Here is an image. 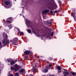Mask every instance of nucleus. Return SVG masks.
Listing matches in <instances>:
<instances>
[{"label":"nucleus","mask_w":76,"mask_h":76,"mask_svg":"<svg viewBox=\"0 0 76 76\" xmlns=\"http://www.w3.org/2000/svg\"><path fill=\"white\" fill-rule=\"evenodd\" d=\"M7 37H8L7 35V34H6L5 35V39H4L3 40H2V42L3 44V45L4 46L6 45L7 44H9L10 43L9 39H7V38H8Z\"/></svg>","instance_id":"1"},{"label":"nucleus","mask_w":76,"mask_h":76,"mask_svg":"<svg viewBox=\"0 0 76 76\" xmlns=\"http://www.w3.org/2000/svg\"><path fill=\"white\" fill-rule=\"evenodd\" d=\"M14 67H15V69L14 67L11 66L10 68V69L12 71L14 70V71L16 72H18L20 69L22 68V66H21L18 65L17 64H15L14 65Z\"/></svg>","instance_id":"2"},{"label":"nucleus","mask_w":76,"mask_h":76,"mask_svg":"<svg viewBox=\"0 0 76 76\" xmlns=\"http://www.w3.org/2000/svg\"><path fill=\"white\" fill-rule=\"evenodd\" d=\"M57 8V5L56 4H55L54 6L53 5V6H52L51 8V10L50 11V13L53 16H54L55 15V13L54 12H53L52 10H54V9H56Z\"/></svg>","instance_id":"3"},{"label":"nucleus","mask_w":76,"mask_h":76,"mask_svg":"<svg viewBox=\"0 0 76 76\" xmlns=\"http://www.w3.org/2000/svg\"><path fill=\"white\" fill-rule=\"evenodd\" d=\"M18 41V39L17 37H15L12 40V44L13 45H16Z\"/></svg>","instance_id":"4"},{"label":"nucleus","mask_w":76,"mask_h":76,"mask_svg":"<svg viewBox=\"0 0 76 76\" xmlns=\"http://www.w3.org/2000/svg\"><path fill=\"white\" fill-rule=\"evenodd\" d=\"M26 21L27 22L26 23V24L28 26V27H30L32 29L33 26L29 25L31 23L30 21L29 20H27Z\"/></svg>","instance_id":"5"},{"label":"nucleus","mask_w":76,"mask_h":76,"mask_svg":"<svg viewBox=\"0 0 76 76\" xmlns=\"http://www.w3.org/2000/svg\"><path fill=\"white\" fill-rule=\"evenodd\" d=\"M50 12V10H47V9L45 10H43L42 11V14H44V13H48V12Z\"/></svg>","instance_id":"6"},{"label":"nucleus","mask_w":76,"mask_h":76,"mask_svg":"<svg viewBox=\"0 0 76 76\" xmlns=\"http://www.w3.org/2000/svg\"><path fill=\"white\" fill-rule=\"evenodd\" d=\"M31 53V52L28 50H26L24 52L25 55H29Z\"/></svg>","instance_id":"7"},{"label":"nucleus","mask_w":76,"mask_h":76,"mask_svg":"<svg viewBox=\"0 0 76 76\" xmlns=\"http://www.w3.org/2000/svg\"><path fill=\"white\" fill-rule=\"evenodd\" d=\"M64 70H65V71H64L63 72V73L64 74V76H67V75H69L70 73H69V72H67V69H64Z\"/></svg>","instance_id":"8"},{"label":"nucleus","mask_w":76,"mask_h":76,"mask_svg":"<svg viewBox=\"0 0 76 76\" xmlns=\"http://www.w3.org/2000/svg\"><path fill=\"white\" fill-rule=\"evenodd\" d=\"M56 68L57 70H58V73H61V67H60V66H57L56 67Z\"/></svg>","instance_id":"9"},{"label":"nucleus","mask_w":76,"mask_h":76,"mask_svg":"<svg viewBox=\"0 0 76 76\" xmlns=\"http://www.w3.org/2000/svg\"><path fill=\"white\" fill-rule=\"evenodd\" d=\"M4 3L6 4V5H8V4H10V1L6 0H4Z\"/></svg>","instance_id":"10"},{"label":"nucleus","mask_w":76,"mask_h":76,"mask_svg":"<svg viewBox=\"0 0 76 76\" xmlns=\"http://www.w3.org/2000/svg\"><path fill=\"white\" fill-rule=\"evenodd\" d=\"M53 5V3L51 2L50 1H49L47 2V6H51Z\"/></svg>","instance_id":"11"},{"label":"nucleus","mask_w":76,"mask_h":76,"mask_svg":"<svg viewBox=\"0 0 76 76\" xmlns=\"http://www.w3.org/2000/svg\"><path fill=\"white\" fill-rule=\"evenodd\" d=\"M44 29H45V30L46 31H49V30L50 29L49 28H48L47 27H46L45 26L44 27Z\"/></svg>","instance_id":"12"},{"label":"nucleus","mask_w":76,"mask_h":76,"mask_svg":"<svg viewBox=\"0 0 76 76\" xmlns=\"http://www.w3.org/2000/svg\"><path fill=\"white\" fill-rule=\"evenodd\" d=\"M15 64V62H14L13 61H11L10 62V64L12 66L14 65V64Z\"/></svg>","instance_id":"13"},{"label":"nucleus","mask_w":76,"mask_h":76,"mask_svg":"<svg viewBox=\"0 0 76 76\" xmlns=\"http://www.w3.org/2000/svg\"><path fill=\"white\" fill-rule=\"evenodd\" d=\"M25 72V70L23 69H21L20 70V73H23Z\"/></svg>","instance_id":"14"},{"label":"nucleus","mask_w":76,"mask_h":76,"mask_svg":"<svg viewBox=\"0 0 76 76\" xmlns=\"http://www.w3.org/2000/svg\"><path fill=\"white\" fill-rule=\"evenodd\" d=\"M4 7H6V8L7 9H9V8H10V6H7L6 5H4Z\"/></svg>","instance_id":"15"},{"label":"nucleus","mask_w":76,"mask_h":76,"mask_svg":"<svg viewBox=\"0 0 76 76\" xmlns=\"http://www.w3.org/2000/svg\"><path fill=\"white\" fill-rule=\"evenodd\" d=\"M6 22H7L8 23H12V21H10L9 20H7L6 21Z\"/></svg>","instance_id":"16"},{"label":"nucleus","mask_w":76,"mask_h":76,"mask_svg":"<svg viewBox=\"0 0 76 76\" xmlns=\"http://www.w3.org/2000/svg\"><path fill=\"white\" fill-rule=\"evenodd\" d=\"M71 15L73 17H75V13H71Z\"/></svg>","instance_id":"17"},{"label":"nucleus","mask_w":76,"mask_h":76,"mask_svg":"<svg viewBox=\"0 0 76 76\" xmlns=\"http://www.w3.org/2000/svg\"><path fill=\"white\" fill-rule=\"evenodd\" d=\"M8 19H10V21H11L12 23L13 22V19H12V18L11 17L8 18Z\"/></svg>","instance_id":"18"},{"label":"nucleus","mask_w":76,"mask_h":76,"mask_svg":"<svg viewBox=\"0 0 76 76\" xmlns=\"http://www.w3.org/2000/svg\"><path fill=\"white\" fill-rule=\"evenodd\" d=\"M48 69L47 68H45L44 69V71L46 72V73H47V72H48Z\"/></svg>","instance_id":"19"},{"label":"nucleus","mask_w":76,"mask_h":76,"mask_svg":"<svg viewBox=\"0 0 76 76\" xmlns=\"http://www.w3.org/2000/svg\"><path fill=\"white\" fill-rule=\"evenodd\" d=\"M27 32H28V33H29V34H31V30L28 29L27 30Z\"/></svg>","instance_id":"20"},{"label":"nucleus","mask_w":76,"mask_h":76,"mask_svg":"<svg viewBox=\"0 0 76 76\" xmlns=\"http://www.w3.org/2000/svg\"><path fill=\"white\" fill-rule=\"evenodd\" d=\"M18 31H20V35H22V34H24V33H23V32H22V31H20L19 29H18Z\"/></svg>","instance_id":"21"},{"label":"nucleus","mask_w":76,"mask_h":76,"mask_svg":"<svg viewBox=\"0 0 76 76\" xmlns=\"http://www.w3.org/2000/svg\"><path fill=\"white\" fill-rule=\"evenodd\" d=\"M35 70H36V69L35 68H33L31 69V71L32 72H34V71H35Z\"/></svg>","instance_id":"22"},{"label":"nucleus","mask_w":76,"mask_h":76,"mask_svg":"<svg viewBox=\"0 0 76 76\" xmlns=\"http://www.w3.org/2000/svg\"><path fill=\"white\" fill-rule=\"evenodd\" d=\"M9 28H11L10 29H11V28H12V24H10L9 25Z\"/></svg>","instance_id":"23"},{"label":"nucleus","mask_w":76,"mask_h":76,"mask_svg":"<svg viewBox=\"0 0 76 76\" xmlns=\"http://www.w3.org/2000/svg\"><path fill=\"white\" fill-rule=\"evenodd\" d=\"M34 64H35V66H37V65H38L39 64V63H37V62H36V63H35Z\"/></svg>","instance_id":"24"},{"label":"nucleus","mask_w":76,"mask_h":76,"mask_svg":"<svg viewBox=\"0 0 76 76\" xmlns=\"http://www.w3.org/2000/svg\"><path fill=\"white\" fill-rule=\"evenodd\" d=\"M15 76H18V75H19V74L18 73L16 72L15 73Z\"/></svg>","instance_id":"25"},{"label":"nucleus","mask_w":76,"mask_h":76,"mask_svg":"<svg viewBox=\"0 0 76 76\" xmlns=\"http://www.w3.org/2000/svg\"><path fill=\"white\" fill-rule=\"evenodd\" d=\"M49 59L51 61L52 60H53V58H52V57H50Z\"/></svg>","instance_id":"26"},{"label":"nucleus","mask_w":76,"mask_h":76,"mask_svg":"<svg viewBox=\"0 0 76 76\" xmlns=\"http://www.w3.org/2000/svg\"><path fill=\"white\" fill-rule=\"evenodd\" d=\"M53 35H54V32H52L51 34V36L52 37V36H53Z\"/></svg>","instance_id":"27"},{"label":"nucleus","mask_w":76,"mask_h":76,"mask_svg":"<svg viewBox=\"0 0 76 76\" xmlns=\"http://www.w3.org/2000/svg\"><path fill=\"white\" fill-rule=\"evenodd\" d=\"M72 75L73 76H75V72H73L72 73Z\"/></svg>","instance_id":"28"},{"label":"nucleus","mask_w":76,"mask_h":76,"mask_svg":"<svg viewBox=\"0 0 76 76\" xmlns=\"http://www.w3.org/2000/svg\"><path fill=\"white\" fill-rule=\"evenodd\" d=\"M58 3H59V4H61V1H58Z\"/></svg>","instance_id":"29"},{"label":"nucleus","mask_w":76,"mask_h":76,"mask_svg":"<svg viewBox=\"0 0 76 76\" xmlns=\"http://www.w3.org/2000/svg\"><path fill=\"white\" fill-rule=\"evenodd\" d=\"M46 23H47V24H48V25H49V21H47Z\"/></svg>","instance_id":"30"},{"label":"nucleus","mask_w":76,"mask_h":76,"mask_svg":"<svg viewBox=\"0 0 76 76\" xmlns=\"http://www.w3.org/2000/svg\"><path fill=\"white\" fill-rule=\"evenodd\" d=\"M49 67H51V66H52V65L51 64H50L49 65Z\"/></svg>","instance_id":"31"},{"label":"nucleus","mask_w":76,"mask_h":76,"mask_svg":"<svg viewBox=\"0 0 76 76\" xmlns=\"http://www.w3.org/2000/svg\"><path fill=\"white\" fill-rule=\"evenodd\" d=\"M73 18H74V20H75V21H76V17H73Z\"/></svg>","instance_id":"32"},{"label":"nucleus","mask_w":76,"mask_h":76,"mask_svg":"<svg viewBox=\"0 0 76 76\" xmlns=\"http://www.w3.org/2000/svg\"><path fill=\"white\" fill-rule=\"evenodd\" d=\"M7 60L8 62H10V60L8 59H7Z\"/></svg>","instance_id":"33"},{"label":"nucleus","mask_w":76,"mask_h":76,"mask_svg":"<svg viewBox=\"0 0 76 76\" xmlns=\"http://www.w3.org/2000/svg\"><path fill=\"white\" fill-rule=\"evenodd\" d=\"M14 62H15V63L17 62V59H15L14 60Z\"/></svg>","instance_id":"34"},{"label":"nucleus","mask_w":76,"mask_h":76,"mask_svg":"<svg viewBox=\"0 0 76 76\" xmlns=\"http://www.w3.org/2000/svg\"><path fill=\"white\" fill-rule=\"evenodd\" d=\"M54 12L56 13H57V12H58V11H54Z\"/></svg>","instance_id":"35"},{"label":"nucleus","mask_w":76,"mask_h":76,"mask_svg":"<svg viewBox=\"0 0 76 76\" xmlns=\"http://www.w3.org/2000/svg\"><path fill=\"white\" fill-rule=\"evenodd\" d=\"M1 42H0V47L1 46Z\"/></svg>","instance_id":"36"},{"label":"nucleus","mask_w":76,"mask_h":76,"mask_svg":"<svg viewBox=\"0 0 76 76\" xmlns=\"http://www.w3.org/2000/svg\"><path fill=\"white\" fill-rule=\"evenodd\" d=\"M50 68H49V66H48L47 67V68H48V69H49Z\"/></svg>","instance_id":"37"},{"label":"nucleus","mask_w":76,"mask_h":76,"mask_svg":"<svg viewBox=\"0 0 76 76\" xmlns=\"http://www.w3.org/2000/svg\"><path fill=\"white\" fill-rule=\"evenodd\" d=\"M49 24H51V23H52V22H50L49 23Z\"/></svg>","instance_id":"38"},{"label":"nucleus","mask_w":76,"mask_h":76,"mask_svg":"<svg viewBox=\"0 0 76 76\" xmlns=\"http://www.w3.org/2000/svg\"><path fill=\"white\" fill-rule=\"evenodd\" d=\"M30 75L31 76H34L32 74H31V75Z\"/></svg>","instance_id":"39"},{"label":"nucleus","mask_w":76,"mask_h":76,"mask_svg":"<svg viewBox=\"0 0 76 76\" xmlns=\"http://www.w3.org/2000/svg\"><path fill=\"white\" fill-rule=\"evenodd\" d=\"M7 20H9L10 21V19H7Z\"/></svg>","instance_id":"40"},{"label":"nucleus","mask_w":76,"mask_h":76,"mask_svg":"<svg viewBox=\"0 0 76 76\" xmlns=\"http://www.w3.org/2000/svg\"><path fill=\"white\" fill-rule=\"evenodd\" d=\"M60 10H58V11H57V12H60Z\"/></svg>","instance_id":"41"},{"label":"nucleus","mask_w":76,"mask_h":76,"mask_svg":"<svg viewBox=\"0 0 76 76\" xmlns=\"http://www.w3.org/2000/svg\"><path fill=\"white\" fill-rule=\"evenodd\" d=\"M7 26H8V27H9L10 26H9H9L8 25Z\"/></svg>","instance_id":"42"},{"label":"nucleus","mask_w":76,"mask_h":76,"mask_svg":"<svg viewBox=\"0 0 76 76\" xmlns=\"http://www.w3.org/2000/svg\"><path fill=\"white\" fill-rule=\"evenodd\" d=\"M10 41H11V42H12V40H10Z\"/></svg>","instance_id":"43"},{"label":"nucleus","mask_w":76,"mask_h":76,"mask_svg":"<svg viewBox=\"0 0 76 76\" xmlns=\"http://www.w3.org/2000/svg\"><path fill=\"white\" fill-rule=\"evenodd\" d=\"M15 35H17V33H15Z\"/></svg>","instance_id":"44"},{"label":"nucleus","mask_w":76,"mask_h":76,"mask_svg":"<svg viewBox=\"0 0 76 76\" xmlns=\"http://www.w3.org/2000/svg\"><path fill=\"white\" fill-rule=\"evenodd\" d=\"M28 49H30V48H28Z\"/></svg>","instance_id":"45"},{"label":"nucleus","mask_w":76,"mask_h":76,"mask_svg":"<svg viewBox=\"0 0 76 76\" xmlns=\"http://www.w3.org/2000/svg\"><path fill=\"white\" fill-rule=\"evenodd\" d=\"M53 2H54V0H53L52 1Z\"/></svg>","instance_id":"46"},{"label":"nucleus","mask_w":76,"mask_h":76,"mask_svg":"<svg viewBox=\"0 0 76 76\" xmlns=\"http://www.w3.org/2000/svg\"><path fill=\"white\" fill-rule=\"evenodd\" d=\"M75 75H76V72H75Z\"/></svg>","instance_id":"47"},{"label":"nucleus","mask_w":76,"mask_h":76,"mask_svg":"<svg viewBox=\"0 0 76 76\" xmlns=\"http://www.w3.org/2000/svg\"><path fill=\"white\" fill-rule=\"evenodd\" d=\"M49 76H51V75H49Z\"/></svg>","instance_id":"48"},{"label":"nucleus","mask_w":76,"mask_h":76,"mask_svg":"<svg viewBox=\"0 0 76 76\" xmlns=\"http://www.w3.org/2000/svg\"><path fill=\"white\" fill-rule=\"evenodd\" d=\"M52 76H54V75H52Z\"/></svg>","instance_id":"49"},{"label":"nucleus","mask_w":76,"mask_h":76,"mask_svg":"<svg viewBox=\"0 0 76 76\" xmlns=\"http://www.w3.org/2000/svg\"><path fill=\"white\" fill-rule=\"evenodd\" d=\"M26 59L24 58V60H25Z\"/></svg>","instance_id":"50"},{"label":"nucleus","mask_w":76,"mask_h":76,"mask_svg":"<svg viewBox=\"0 0 76 76\" xmlns=\"http://www.w3.org/2000/svg\"><path fill=\"white\" fill-rule=\"evenodd\" d=\"M36 61H38V60H36Z\"/></svg>","instance_id":"51"},{"label":"nucleus","mask_w":76,"mask_h":76,"mask_svg":"<svg viewBox=\"0 0 76 76\" xmlns=\"http://www.w3.org/2000/svg\"><path fill=\"white\" fill-rule=\"evenodd\" d=\"M15 0V1H16V0Z\"/></svg>","instance_id":"52"},{"label":"nucleus","mask_w":76,"mask_h":76,"mask_svg":"<svg viewBox=\"0 0 76 76\" xmlns=\"http://www.w3.org/2000/svg\"><path fill=\"white\" fill-rule=\"evenodd\" d=\"M6 29H5V31H6Z\"/></svg>","instance_id":"53"},{"label":"nucleus","mask_w":76,"mask_h":76,"mask_svg":"<svg viewBox=\"0 0 76 76\" xmlns=\"http://www.w3.org/2000/svg\"><path fill=\"white\" fill-rule=\"evenodd\" d=\"M30 48V49H31V48Z\"/></svg>","instance_id":"54"},{"label":"nucleus","mask_w":76,"mask_h":76,"mask_svg":"<svg viewBox=\"0 0 76 76\" xmlns=\"http://www.w3.org/2000/svg\"><path fill=\"white\" fill-rule=\"evenodd\" d=\"M20 15H21V14H20Z\"/></svg>","instance_id":"55"},{"label":"nucleus","mask_w":76,"mask_h":76,"mask_svg":"<svg viewBox=\"0 0 76 76\" xmlns=\"http://www.w3.org/2000/svg\"><path fill=\"white\" fill-rule=\"evenodd\" d=\"M1 48H2V47Z\"/></svg>","instance_id":"56"},{"label":"nucleus","mask_w":76,"mask_h":76,"mask_svg":"<svg viewBox=\"0 0 76 76\" xmlns=\"http://www.w3.org/2000/svg\"><path fill=\"white\" fill-rule=\"evenodd\" d=\"M51 69H52L51 68Z\"/></svg>","instance_id":"57"}]
</instances>
